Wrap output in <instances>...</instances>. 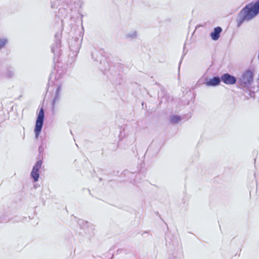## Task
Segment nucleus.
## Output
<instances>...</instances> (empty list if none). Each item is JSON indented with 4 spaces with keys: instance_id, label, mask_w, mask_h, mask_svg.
<instances>
[{
    "instance_id": "obj_5",
    "label": "nucleus",
    "mask_w": 259,
    "mask_h": 259,
    "mask_svg": "<svg viewBox=\"0 0 259 259\" xmlns=\"http://www.w3.org/2000/svg\"><path fill=\"white\" fill-rule=\"evenodd\" d=\"M222 31V29L221 27L218 26L214 28L213 31L210 33L211 38L214 40H218Z\"/></svg>"
},
{
    "instance_id": "obj_6",
    "label": "nucleus",
    "mask_w": 259,
    "mask_h": 259,
    "mask_svg": "<svg viewBox=\"0 0 259 259\" xmlns=\"http://www.w3.org/2000/svg\"><path fill=\"white\" fill-rule=\"evenodd\" d=\"M220 78L218 77H214L206 82L207 85L215 86L220 83Z\"/></svg>"
},
{
    "instance_id": "obj_4",
    "label": "nucleus",
    "mask_w": 259,
    "mask_h": 259,
    "mask_svg": "<svg viewBox=\"0 0 259 259\" xmlns=\"http://www.w3.org/2000/svg\"><path fill=\"white\" fill-rule=\"evenodd\" d=\"M222 81L226 84H234L236 82V78L228 73H225L221 76Z\"/></svg>"
},
{
    "instance_id": "obj_9",
    "label": "nucleus",
    "mask_w": 259,
    "mask_h": 259,
    "mask_svg": "<svg viewBox=\"0 0 259 259\" xmlns=\"http://www.w3.org/2000/svg\"><path fill=\"white\" fill-rule=\"evenodd\" d=\"M7 40L4 39L0 40V49L2 48L6 44Z\"/></svg>"
},
{
    "instance_id": "obj_2",
    "label": "nucleus",
    "mask_w": 259,
    "mask_h": 259,
    "mask_svg": "<svg viewBox=\"0 0 259 259\" xmlns=\"http://www.w3.org/2000/svg\"><path fill=\"white\" fill-rule=\"evenodd\" d=\"M45 118V113L43 108H41L39 111L37 117L35 122L34 133L35 137L37 138L39 135L41 131L44 120Z\"/></svg>"
},
{
    "instance_id": "obj_3",
    "label": "nucleus",
    "mask_w": 259,
    "mask_h": 259,
    "mask_svg": "<svg viewBox=\"0 0 259 259\" xmlns=\"http://www.w3.org/2000/svg\"><path fill=\"white\" fill-rule=\"evenodd\" d=\"M42 164V160H38L35 165L33 166L31 172V176L33 178L34 181L36 182L39 178V170L41 168Z\"/></svg>"
},
{
    "instance_id": "obj_1",
    "label": "nucleus",
    "mask_w": 259,
    "mask_h": 259,
    "mask_svg": "<svg viewBox=\"0 0 259 259\" xmlns=\"http://www.w3.org/2000/svg\"><path fill=\"white\" fill-rule=\"evenodd\" d=\"M259 13V0L255 3L247 4L238 14V26H240L245 20L248 21L255 17Z\"/></svg>"
},
{
    "instance_id": "obj_8",
    "label": "nucleus",
    "mask_w": 259,
    "mask_h": 259,
    "mask_svg": "<svg viewBox=\"0 0 259 259\" xmlns=\"http://www.w3.org/2000/svg\"><path fill=\"white\" fill-rule=\"evenodd\" d=\"M180 117L177 115L172 116L171 118V122L173 123H177L180 121Z\"/></svg>"
},
{
    "instance_id": "obj_7",
    "label": "nucleus",
    "mask_w": 259,
    "mask_h": 259,
    "mask_svg": "<svg viewBox=\"0 0 259 259\" xmlns=\"http://www.w3.org/2000/svg\"><path fill=\"white\" fill-rule=\"evenodd\" d=\"M243 77L244 79H247L248 81H250L252 80L253 73L250 71H247L244 74Z\"/></svg>"
}]
</instances>
